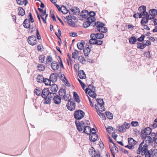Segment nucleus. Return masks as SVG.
Instances as JSON below:
<instances>
[{"mask_svg": "<svg viewBox=\"0 0 157 157\" xmlns=\"http://www.w3.org/2000/svg\"><path fill=\"white\" fill-rule=\"evenodd\" d=\"M78 54V52L77 50H75L74 52L72 53V57L74 59H75L76 57Z\"/></svg>", "mask_w": 157, "mask_h": 157, "instance_id": "46", "label": "nucleus"}, {"mask_svg": "<svg viewBox=\"0 0 157 157\" xmlns=\"http://www.w3.org/2000/svg\"><path fill=\"white\" fill-rule=\"evenodd\" d=\"M146 7L144 6H142L139 7L138 10L141 12L143 11L144 10H146Z\"/></svg>", "mask_w": 157, "mask_h": 157, "instance_id": "60", "label": "nucleus"}, {"mask_svg": "<svg viewBox=\"0 0 157 157\" xmlns=\"http://www.w3.org/2000/svg\"><path fill=\"white\" fill-rule=\"evenodd\" d=\"M152 157H157V149H155L151 151Z\"/></svg>", "mask_w": 157, "mask_h": 157, "instance_id": "40", "label": "nucleus"}, {"mask_svg": "<svg viewBox=\"0 0 157 157\" xmlns=\"http://www.w3.org/2000/svg\"><path fill=\"white\" fill-rule=\"evenodd\" d=\"M63 92L64 93V95L63 96V98L65 101H68L70 100L71 96L70 94H66V91L65 89H62L60 90L59 91V95H60V92Z\"/></svg>", "mask_w": 157, "mask_h": 157, "instance_id": "8", "label": "nucleus"}, {"mask_svg": "<svg viewBox=\"0 0 157 157\" xmlns=\"http://www.w3.org/2000/svg\"><path fill=\"white\" fill-rule=\"evenodd\" d=\"M89 86L92 87H93V88L91 89L90 87H89V88H86L85 90V92L87 93V91L89 90L88 94L89 96L93 98H95L97 95L95 92V87L91 85H89Z\"/></svg>", "mask_w": 157, "mask_h": 157, "instance_id": "3", "label": "nucleus"}, {"mask_svg": "<svg viewBox=\"0 0 157 157\" xmlns=\"http://www.w3.org/2000/svg\"><path fill=\"white\" fill-rule=\"evenodd\" d=\"M96 36L97 37V39H101L104 37V35L103 34L101 33H96Z\"/></svg>", "mask_w": 157, "mask_h": 157, "instance_id": "48", "label": "nucleus"}, {"mask_svg": "<svg viewBox=\"0 0 157 157\" xmlns=\"http://www.w3.org/2000/svg\"><path fill=\"white\" fill-rule=\"evenodd\" d=\"M28 41L30 45L32 46L35 45L37 42L36 36L33 35L29 36L28 38Z\"/></svg>", "mask_w": 157, "mask_h": 157, "instance_id": "7", "label": "nucleus"}, {"mask_svg": "<svg viewBox=\"0 0 157 157\" xmlns=\"http://www.w3.org/2000/svg\"><path fill=\"white\" fill-rule=\"evenodd\" d=\"M106 130L108 133H113L115 132V130L113 129V128L111 126H109L106 128Z\"/></svg>", "mask_w": 157, "mask_h": 157, "instance_id": "34", "label": "nucleus"}, {"mask_svg": "<svg viewBox=\"0 0 157 157\" xmlns=\"http://www.w3.org/2000/svg\"><path fill=\"white\" fill-rule=\"evenodd\" d=\"M96 101L97 102V104L103 105H104V103L102 99H97Z\"/></svg>", "mask_w": 157, "mask_h": 157, "instance_id": "50", "label": "nucleus"}, {"mask_svg": "<svg viewBox=\"0 0 157 157\" xmlns=\"http://www.w3.org/2000/svg\"><path fill=\"white\" fill-rule=\"evenodd\" d=\"M84 115V113L82 111L80 110L75 111L74 113L75 118L77 120L83 118Z\"/></svg>", "mask_w": 157, "mask_h": 157, "instance_id": "5", "label": "nucleus"}, {"mask_svg": "<svg viewBox=\"0 0 157 157\" xmlns=\"http://www.w3.org/2000/svg\"><path fill=\"white\" fill-rule=\"evenodd\" d=\"M51 91L53 92L56 93L58 90L57 86L56 84H53L50 87Z\"/></svg>", "mask_w": 157, "mask_h": 157, "instance_id": "21", "label": "nucleus"}, {"mask_svg": "<svg viewBox=\"0 0 157 157\" xmlns=\"http://www.w3.org/2000/svg\"><path fill=\"white\" fill-rule=\"evenodd\" d=\"M110 146L112 147V149H113V151H114L116 153H117L118 152V149L116 147L115 145V144H113V146L112 145L111 146L110 145Z\"/></svg>", "mask_w": 157, "mask_h": 157, "instance_id": "52", "label": "nucleus"}, {"mask_svg": "<svg viewBox=\"0 0 157 157\" xmlns=\"http://www.w3.org/2000/svg\"><path fill=\"white\" fill-rule=\"evenodd\" d=\"M151 131V129L150 127L146 128L144 130H142L141 132V135L143 138H144L148 135H150Z\"/></svg>", "mask_w": 157, "mask_h": 157, "instance_id": "4", "label": "nucleus"}, {"mask_svg": "<svg viewBox=\"0 0 157 157\" xmlns=\"http://www.w3.org/2000/svg\"><path fill=\"white\" fill-rule=\"evenodd\" d=\"M60 79L64 82H65L67 79L64 74H61L60 76Z\"/></svg>", "mask_w": 157, "mask_h": 157, "instance_id": "58", "label": "nucleus"}, {"mask_svg": "<svg viewBox=\"0 0 157 157\" xmlns=\"http://www.w3.org/2000/svg\"><path fill=\"white\" fill-rule=\"evenodd\" d=\"M51 81L50 79L47 78H44L43 82L46 85H50Z\"/></svg>", "mask_w": 157, "mask_h": 157, "instance_id": "45", "label": "nucleus"}, {"mask_svg": "<svg viewBox=\"0 0 157 157\" xmlns=\"http://www.w3.org/2000/svg\"><path fill=\"white\" fill-rule=\"evenodd\" d=\"M129 43L131 44H134L137 41L136 38L135 36H132L128 39Z\"/></svg>", "mask_w": 157, "mask_h": 157, "instance_id": "29", "label": "nucleus"}, {"mask_svg": "<svg viewBox=\"0 0 157 157\" xmlns=\"http://www.w3.org/2000/svg\"><path fill=\"white\" fill-rule=\"evenodd\" d=\"M137 48L139 49H143L145 47V45L141 43L138 42L137 43Z\"/></svg>", "mask_w": 157, "mask_h": 157, "instance_id": "42", "label": "nucleus"}, {"mask_svg": "<svg viewBox=\"0 0 157 157\" xmlns=\"http://www.w3.org/2000/svg\"><path fill=\"white\" fill-rule=\"evenodd\" d=\"M146 10H144L143 11H141L140 13H141L142 16H144V17L147 15L148 13L146 12Z\"/></svg>", "mask_w": 157, "mask_h": 157, "instance_id": "63", "label": "nucleus"}, {"mask_svg": "<svg viewBox=\"0 0 157 157\" xmlns=\"http://www.w3.org/2000/svg\"><path fill=\"white\" fill-rule=\"evenodd\" d=\"M51 66L52 68L54 71H56L59 68V65L56 61H53L51 63Z\"/></svg>", "mask_w": 157, "mask_h": 157, "instance_id": "11", "label": "nucleus"}, {"mask_svg": "<svg viewBox=\"0 0 157 157\" xmlns=\"http://www.w3.org/2000/svg\"><path fill=\"white\" fill-rule=\"evenodd\" d=\"M144 155H145V157H151V154L149 151L147 150L144 153Z\"/></svg>", "mask_w": 157, "mask_h": 157, "instance_id": "47", "label": "nucleus"}, {"mask_svg": "<svg viewBox=\"0 0 157 157\" xmlns=\"http://www.w3.org/2000/svg\"><path fill=\"white\" fill-rule=\"evenodd\" d=\"M143 141H144V143H146L147 144L152 143L153 142V140L152 139L150 136H147V137L144 138Z\"/></svg>", "mask_w": 157, "mask_h": 157, "instance_id": "19", "label": "nucleus"}, {"mask_svg": "<svg viewBox=\"0 0 157 157\" xmlns=\"http://www.w3.org/2000/svg\"><path fill=\"white\" fill-rule=\"evenodd\" d=\"M73 96L76 102L79 103L80 101L79 97L76 92H74Z\"/></svg>", "mask_w": 157, "mask_h": 157, "instance_id": "33", "label": "nucleus"}, {"mask_svg": "<svg viewBox=\"0 0 157 157\" xmlns=\"http://www.w3.org/2000/svg\"><path fill=\"white\" fill-rule=\"evenodd\" d=\"M31 25V22L29 21L28 19H25L23 23V26L26 29H28Z\"/></svg>", "mask_w": 157, "mask_h": 157, "instance_id": "14", "label": "nucleus"}, {"mask_svg": "<svg viewBox=\"0 0 157 157\" xmlns=\"http://www.w3.org/2000/svg\"><path fill=\"white\" fill-rule=\"evenodd\" d=\"M78 60L82 64H84L86 62L85 59L82 56H79L78 58Z\"/></svg>", "mask_w": 157, "mask_h": 157, "instance_id": "38", "label": "nucleus"}, {"mask_svg": "<svg viewBox=\"0 0 157 157\" xmlns=\"http://www.w3.org/2000/svg\"><path fill=\"white\" fill-rule=\"evenodd\" d=\"M36 37L37 39L38 40H40L41 39V37L40 36V34L39 33L38 30V29H36Z\"/></svg>", "mask_w": 157, "mask_h": 157, "instance_id": "61", "label": "nucleus"}, {"mask_svg": "<svg viewBox=\"0 0 157 157\" xmlns=\"http://www.w3.org/2000/svg\"><path fill=\"white\" fill-rule=\"evenodd\" d=\"M78 75L81 79H84L86 78V75L84 72L83 70L79 71Z\"/></svg>", "mask_w": 157, "mask_h": 157, "instance_id": "25", "label": "nucleus"}, {"mask_svg": "<svg viewBox=\"0 0 157 157\" xmlns=\"http://www.w3.org/2000/svg\"><path fill=\"white\" fill-rule=\"evenodd\" d=\"M84 44L85 42L83 40H81L80 42L78 43L77 44L78 48L80 50H82L83 48Z\"/></svg>", "mask_w": 157, "mask_h": 157, "instance_id": "20", "label": "nucleus"}, {"mask_svg": "<svg viewBox=\"0 0 157 157\" xmlns=\"http://www.w3.org/2000/svg\"><path fill=\"white\" fill-rule=\"evenodd\" d=\"M80 16L83 18H86L88 16V12L86 10L82 11L80 13Z\"/></svg>", "mask_w": 157, "mask_h": 157, "instance_id": "22", "label": "nucleus"}, {"mask_svg": "<svg viewBox=\"0 0 157 157\" xmlns=\"http://www.w3.org/2000/svg\"><path fill=\"white\" fill-rule=\"evenodd\" d=\"M45 56L44 55H42L40 56L39 57V62L40 63H43L44 61Z\"/></svg>", "mask_w": 157, "mask_h": 157, "instance_id": "41", "label": "nucleus"}, {"mask_svg": "<svg viewBox=\"0 0 157 157\" xmlns=\"http://www.w3.org/2000/svg\"><path fill=\"white\" fill-rule=\"evenodd\" d=\"M105 115L109 119H112L113 118V115L112 113L109 112H106Z\"/></svg>", "mask_w": 157, "mask_h": 157, "instance_id": "36", "label": "nucleus"}, {"mask_svg": "<svg viewBox=\"0 0 157 157\" xmlns=\"http://www.w3.org/2000/svg\"><path fill=\"white\" fill-rule=\"evenodd\" d=\"M73 19H72L71 20L67 21V22L68 23V24L72 26H73L75 25V24L72 20Z\"/></svg>", "mask_w": 157, "mask_h": 157, "instance_id": "55", "label": "nucleus"}, {"mask_svg": "<svg viewBox=\"0 0 157 157\" xmlns=\"http://www.w3.org/2000/svg\"><path fill=\"white\" fill-rule=\"evenodd\" d=\"M118 130L119 132H124L126 130V129L124 125H122L118 126Z\"/></svg>", "mask_w": 157, "mask_h": 157, "instance_id": "44", "label": "nucleus"}, {"mask_svg": "<svg viewBox=\"0 0 157 157\" xmlns=\"http://www.w3.org/2000/svg\"><path fill=\"white\" fill-rule=\"evenodd\" d=\"M36 13L37 14V17L38 19L39 20L40 23L41 24V21L40 20V17H41V18L43 20V21L44 22V24H45L46 22V20H45V18L44 19V17H43V16H40L38 13V12L36 11Z\"/></svg>", "mask_w": 157, "mask_h": 157, "instance_id": "31", "label": "nucleus"}, {"mask_svg": "<svg viewBox=\"0 0 157 157\" xmlns=\"http://www.w3.org/2000/svg\"><path fill=\"white\" fill-rule=\"evenodd\" d=\"M148 144L144 143V141H143L139 145V147L137 151L138 154L141 153L142 155H144V153L148 150Z\"/></svg>", "mask_w": 157, "mask_h": 157, "instance_id": "1", "label": "nucleus"}, {"mask_svg": "<svg viewBox=\"0 0 157 157\" xmlns=\"http://www.w3.org/2000/svg\"><path fill=\"white\" fill-rule=\"evenodd\" d=\"M18 14L21 16H24L25 14V11L24 9L21 7H19L18 8Z\"/></svg>", "mask_w": 157, "mask_h": 157, "instance_id": "27", "label": "nucleus"}, {"mask_svg": "<svg viewBox=\"0 0 157 157\" xmlns=\"http://www.w3.org/2000/svg\"><path fill=\"white\" fill-rule=\"evenodd\" d=\"M144 55L147 58H150L151 56L150 51H148L147 52H146L144 53Z\"/></svg>", "mask_w": 157, "mask_h": 157, "instance_id": "64", "label": "nucleus"}, {"mask_svg": "<svg viewBox=\"0 0 157 157\" xmlns=\"http://www.w3.org/2000/svg\"><path fill=\"white\" fill-rule=\"evenodd\" d=\"M57 79V76L56 74L52 73L50 76V79L52 82H55Z\"/></svg>", "mask_w": 157, "mask_h": 157, "instance_id": "18", "label": "nucleus"}, {"mask_svg": "<svg viewBox=\"0 0 157 157\" xmlns=\"http://www.w3.org/2000/svg\"><path fill=\"white\" fill-rule=\"evenodd\" d=\"M95 18L94 17L92 16L88 17L87 19V21L90 22V24H91L92 22L95 21Z\"/></svg>", "mask_w": 157, "mask_h": 157, "instance_id": "35", "label": "nucleus"}, {"mask_svg": "<svg viewBox=\"0 0 157 157\" xmlns=\"http://www.w3.org/2000/svg\"><path fill=\"white\" fill-rule=\"evenodd\" d=\"M44 79L42 75H38L37 78V82L41 83L43 82Z\"/></svg>", "mask_w": 157, "mask_h": 157, "instance_id": "32", "label": "nucleus"}, {"mask_svg": "<svg viewBox=\"0 0 157 157\" xmlns=\"http://www.w3.org/2000/svg\"><path fill=\"white\" fill-rule=\"evenodd\" d=\"M26 0H17V4L19 5L23 4Z\"/></svg>", "mask_w": 157, "mask_h": 157, "instance_id": "57", "label": "nucleus"}, {"mask_svg": "<svg viewBox=\"0 0 157 157\" xmlns=\"http://www.w3.org/2000/svg\"><path fill=\"white\" fill-rule=\"evenodd\" d=\"M58 33L57 34V33L56 32L55 33L56 35L57 36V37L59 38L60 39V38L61 36V31L60 30V29H58Z\"/></svg>", "mask_w": 157, "mask_h": 157, "instance_id": "56", "label": "nucleus"}, {"mask_svg": "<svg viewBox=\"0 0 157 157\" xmlns=\"http://www.w3.org/2000/svg\"><path fill=\"white\" fill-rule=\"evenodd\" d=\"M61 11H60L63 13L65 14L68 12L69 10H67L66 8L64 6H61Z\"/></svg>", "mask_w": 157, "mask_h": 157, "instance_id": "39", "label": "nucleus"}, {"mask_svg": "<svg viewBox=\"0 0 157 157\" xmlns=\"http://www.w3.org/2000/svg\"><path fill=\"white\" fill-rule=\"evenodd\" d=\"M105 25L100 22L98 21L95 23L94 26L101 33H106L107 31V28L104 27Z\"/></svg>", "mask_w": 157, "mask_h": 157, "instance_id": "2", "label": "nucleus"}, {"mask_svg": "<svg viewBox=\"0 0 157 157\" xmlns=\"http://www.w3.org/2000/svg\"><path fill=\"white\" fill-rule=\"evenodd\" d=\"M145 37L144 35H142L140 37L138 38L137 40L139 41L142 42L144 40Z\"/></svg>", "mask_w": 157, "mask_h": 157, "instance_id": "62", "label": "nucleus"}, {"mask_svg": "<svg viewBox=\"0 0 157 157\" xmlns=\"http://www.w3.org/2000/svg\"><path fill=\"white\" fill-rule=\"evenodd\" d=\"M97 37L96 36V34H92L90 35V38L91 39H92L94 40H96L97 39Z\"/></svg>", "mask_w": 157, "mask_h": 157, "instance_id": "53", "label": "nucleus"}, {"mask_svg": "<svg viewBox=\"0 0 157 157\" xmlns=\"http://www.w3.org/2000/svg\"><path fill=\"white\" fill-rule=\"evenodd\" d=\"M28 29H29V32L30 33L32 34L35 30L36 26L35 25H33V24L32 23V25H30Z\"/></svg>", "mask_w": 157, "mask_h": 157, "instance_id": "24", "label": "nucleus"}, {"mask_svg": "<svg viewBox=\"0 0 157 157\" xmlns=\"http://www.w3.org/2000/svg\"><path fill=\"white\" fill-rule=\"evenodd\" d=\"M97 113L103 119H104V118H105V115L103 113H102L100 111H99L97 112Z\"/></svg>", "mask_w": 157, "mask_h": 157, "instance_id": "54", "label": "nucleus"}, {"mask_svg": "<svg viewBox=\"0 0 157 157\" xmlns=\"http://www.w3.org/2000/svg\"><path fill=\"white\" fill-rule=\"evenodd\" d=\"M149 13V15L154 19L155 17V15L157 14V10L154 9L151 10H150Z\"/></svg>", "mask_w": 157, "mask_h": 157, "instance_id": "16", "label": "nucleus"}, {"mask_svg": "<svg viewBox=\"0 0 157 157\" xmlns=\"http://www.w3.org/2000/svg\"><path fill=\"white\" fill-rule=\"evenodd\" d=\"M53 100L55 103L56 104H59L61 102V98L58 95L54 96Z\"/></svg>", "mask_w": 157, "mask_h": 157, "instance_id": "17", "label": "nucleus"}, {"mask_svg": "<svg viewBox=\"0 0 157 157\" xmlns=\"http://www.w3.org/2000/svg\"><path fill=\"white\" fill-rule=\"evenodd\" d=\"M128 143L129 145L131 146H133L135 145L137 142L135 141L133 138H130L128 139Z\"/></svg>", "mask_w": 157, "mask_h": 157, "instance_id": "26", "label": "nucleus"}, {"mask_svg": "<svg viewBox=\"0 0 157 157\" xmlns=\"http://www.w3.org/2000/svg\"><path fill=\"white\" fill-rule=\"evenodd\" d=\"M34 92L37 95H39L41 93V91L40 90L36 89Z\"/></svg>", "mask_w": 157, "mask_h": 157, "instance_id": "59", "label": "nucleus"}, {"mask_svg": "<svg viewBox=\"0 0 157 157\" xmlns=\"http://www.w3.org/2000/svg\"><path fill=\"white\" fill-rule=\"evenodd\" d=\"M75 103L72 101H69L67 105V106L68 109L71 111L75 109Z\"/></svg>", "mask_w": 157, "mask_h": 157, "instance_id": "9", "label": "nucleus"}, {"mask_svg": "<svg viewBox=\"0 0 157 157\" xmlns=\"http://www.w3.org/2000/svg\"><path fill=\"white\" fill-rule=\"evenodd\" d=\"M28 17H29V21L30 22L33 23L34 21V20L31 13H29Z\"/></svg>", "mask_w": 157, "mask_h": 157, "instance_id": "43", "label": "nucleus"}, {"mask_svg": "<svg viewBox=\"0 0 157 157\" xmlns=\"http://www.w3.org/2000/svg\"><path fill=\"white\" fill-rule=\"evenodd\" d=\"M89 152L90 155L92 157H93L94 155L95 154V152L94 149L93 147H91L89 149Z\"/></svg>", "mask_w": 157, "mask_h": 157, "instance_id": "37", "label": "nucleus"}, {"mask_svg": "<svg viewBox=\"0 0 157 157\" xmlns=\"http://www.w3.org/2000/svg\"><path fill=\"white\" fill-rule=\"evenodd\" d=\"M90 131H91V130L90 127L89 126H85L83 131V132L84 133L88 134H89L90 133Z\"/></svg>", "mask_w": 157, "mask_h": 157, "instance_id": "30", "label": "nucleus"}, {"mask_svg": "<svg viewBox=\"0 0 157 157\" xmlns=\"http://www.w3.org/2000/svg\"><path fill=\"white\" fill-rule=\"evenodd\" d=\"M71 10V13L75 15H78L80 12V11L79 8L76 7H74L70 9Z\"/></svg>", "mask_w": 157, "mask_h": 157, "instance_id": "15", "label": "nucleus"}, {"mask_svg": "<svg viewBox=\"0 0 157 157\" xmlns=\"http://www.w3.org/2000/svg\"><path fill=\"white\" fill-rule=\"evenodd\" d=\"M91 49L88 47L85 48L83 50V52L84 55L85 56H87L90 53Z\"/></svg>", "mask_w": 157, "mask_h": 157, "instance_id": "28", "label": "nucleus"}, {"mask_svg": "<svg viewBox=\"0 0 157 157\" xmlns=\"http://www.w3.org/2000/svg\"><path fill=\"white\" fill-rule=\"evenodd\" d=\"M98 138V135L96 133H91L89 135V139L90 141L95 142Z\"/></svg>", "mask_w": 157, "mask_h": 157, "instance_id": "13", "label": "nucleus"}, {"mask_svg": "<svg viewBox=\"0 0 157 157\" xmlns=\"http://www.w3.org/2000/svg\"><path fill=\"white\" fill-rule=\"evenodd\" d=\"M90 24H91L90 22L86 21L83 23V26L84 28H86L88 27Z\"/></svg>", "mask_w": 157, "mask_h": 157, "instance_id": "51", "label": "nucleus"}, {"mask_svg": "<svg viewBox=\"0 0 157 157\" xmlns=\"http://www.w3.org/2000/svg\"><path fill=\"white\" fill-rule=\"evenodd\" d=\"M75 122L78 130L79 132L82 131L83 128H84L85 127V123L82 121L79 122L78 121H75Z\"/></svg>", "mask_w": 157, "mask_h": 157, "instance_id": "6", "label": "nucleus"}, {"mask_svg": "<svg viewBox=\"0 0 157 157\" xmlns=\"http://www.w3.org/2000/svg\"><path fill=\"white\" fill-rule=\"evenodd\" d=\"M37 70L40 71H44L45 69V66L43 64H38L37 66Z\"/></svg>", "mask_w": 157, "mask_h": 157, "instance_id": "23", "label": "nucleus"}, {"mask_svg": "<svg viewBox=\"0 0 157 157\" xmlns=\"http://www.w3.org/2000/svg\"><path fill=\"white\" fill-rule=\"evenodd\" d=\"M49 90L48 88H45L42 91L41 96L43 98H46L48 96Z\"/></svg>", "mask_w": 157, "mask_h": 157, "instance_id": "10", "label": "nucleus"}, {"mask_svg": "<svg viewBox=\"0 0 157 157\" xmlns=\"http://www.w3.org/2000/svg\"><path fill=\"white\" fill-rule=\"evenodd\" d=\"M44 98L45 99V101L44 102V103L48 104L51 103V100L50 98H49L48 97H47Z\"/></svg>", "mask_w": 157, "mask_h": 157, "instance_id": "49", "label": "nucleus"}, {"mask_svg": "<svg viewBox=\"0 0 157 157\" xmlns=\"http://www.w3.org/2000/svg\"><path fill=\"white\" fill-rule=\"evenodd\" d=\"M95 108L96 109L100 111H103L105 110V109L104 107V105L97 104L95 105Z\"/></svg>", "mask_w": 157, "mask_h": 157, "instance_id": "12", "label": "nucleus"}]
</instances>
